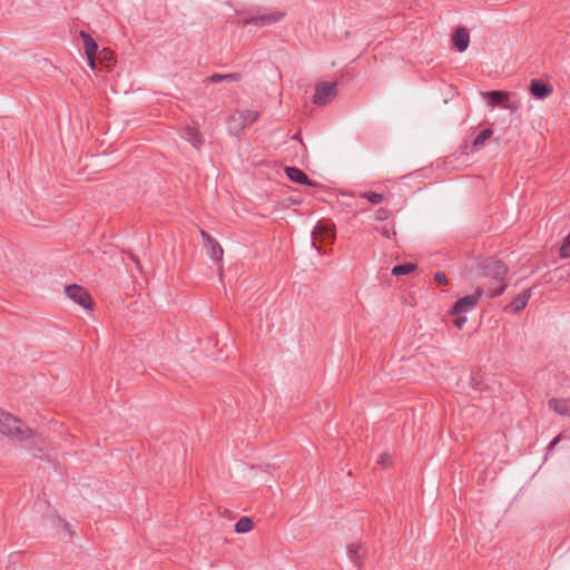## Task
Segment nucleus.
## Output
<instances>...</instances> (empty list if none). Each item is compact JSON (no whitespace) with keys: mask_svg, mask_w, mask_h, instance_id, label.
I'll use <instances>...</instances> for the list:
<instances>
[{"mask_svg":"<svg viewBox=\"0 0 570 570\" xmlns=\"http://www.w3.org/2000/svg\"><path fill=\"white\" fill-rule=\"evenodd\" d=\"M560 256L562 258L570 257V234L566 237L562 246L560 247Z\"/></svg>","mask_w":570,"mask_h":570,"instance_id":"24","label":"nucleus"},{"mask_svg":"<svg viewBox=\"0 0 570 570\" xmlns=\"http://www.w3.org/2000/svg\"><path fill=\"white\" fill-rule=\"evenodd\" d=\"M67 296L75 303L79 304L86 309H92V298L89 292L77 284L68 285L65 287Z\"/></svg>","mask_w":570,"mask_h":570,"instance_id":"6","label":"nucleus"},{"mask_svg":"<svg viewBox=\"0 0 570 570\" xmlns=\"http://www.w3.org/2000/svg\"><path fill=\"white\" fill-rule=\"evenodd\" d=\"M284 16L285 14L281 11H274L271 13L254 16L250 19L246 20L245 23L246 24L252 23L257 27L272 26V24L281 21L284 18Z\"/></svg>","mask_w":570,"mask_h":570,"instance_id":"9","label":"nucleus"},{"mask_svg":"<svg viewBox=\"0 0 570 570\" xmlns=\"http://www.w3.org/2000/svg\"><path fill=\"white\" fill-rule=\"evenodd\" d=\"M416 268V265L413 263H405L396 265L392 268V275L401 276L412 273Z\"/></svg>","mask_w":570,"mask_h":570,"instance_id":"19","label":"nucleus"},{"mask_svg":"<svg viewBox=\"0 0 570 570\" xmlns=\"http://www.w3.org/2000/svg\"><path fill=\"white\" fill-rule=\"evenodd\" d=\"M393 463V460L389 453H382L377 460V464L382 468H389Z\"/></svg>","mask_w":570,"mask_h":570,"instance_id":"25","label":"nucleus"},{"mask_svg":"<svg viewBox=\"0 0 570 570\" xmlns=\"http://www.w3.org/2000/svg\"><path fill=\"white\" fill-rule=\"evenodd\" d=\"M0 433L11 441L14 442H24L27 440L33 438H40L41 441H45L37 431L29 428L24 422H22L19 417L12 415L11 413L3 411L0 409Z\"/></svg>","mask_w":570,"mask_h":570,"instance_id":"1","label":"nucleus"},{"mask_svg":"<svg viewBox=\"0 0 570 570\" xmlns=\"http://www.w3.org/2000/svg\"><path fill=\"white\" fill-rule=\"evenodd\" d=\"M483 293V288H478L474 294L464 296L456 301L452 307V314L460 315L474 308Z\"/></svg>","mask_w":570,"mask_h":570,"instance_id":"8","label":"nucleus"},{"mask_svg":"<svg viewBox=\"0 0 570 570\" xmlns=\"http://www.w3.org/2000/svg\"><path fill=\"white\" fill-rule=\"evenodd\" d=\"M360 197L368 200L373 205H379L385 199V196L377 191H364L360 194Z\"/></svg>","mask_w":570,"mask_h":570,"instance_id":"20","label":"nucleus"},{"mask_svg":"<svg viewBox=\"0 0 570 570\" xmlns=\"http://www.w3.org/2000/svg\"><path fill=\"white\" fill-rule=\"evenodd\" d=\"M453 46L460 51H464L470 43V36L465 28L460 27L458 28L452 37Z\"/></svg>","mask_w":570,"mask_h":570,"instance_id":"12","label":"nucleus"},{"mask_svg":"<svg viewBox=\"0 0 570 570\" xmlns=\"http://www.w3.org/2000/svg\"><path fill=\"white\" fill-rule=\"evenodd\" d=\"M482 276L489 279L485 284L484 293L490 297L500 296L507 288L505 277L508 267L504 263L497 259H489L482 266Z\"/></svg>","mask_w":570,"mask_h":570,"instance_id":"2","label":"nucleus"},{"mask_svg":"<svg viewBox=\"0 0 570 570\" xmlns=\"http://www.w3.org/2000/svg\"><path fill=\"white\" fill-rule=\"evenodd\" d=\"M337 95L336 82H321L315 88L313 102L317 106H324L334 99Z\"/></svg>","mask_w":570,"mask_h":570,"instance_id":"7","label":"nucleus"},{"mask_svg":"<svg viewBox=\"0 0 570 570\" xmlns=\"http://www.w3.org/2000/svg\"><path fill=\"white\" fill-rule=\"evenodd\" d=\"M259 118L255 110H235L229 115L228 128L232 132L238 134L246 126L254 124Z\"/></svg>","mask_w":570,"mask_h":570,"instance_id":"3","label":"nucleus"},{"mask_svg":"<svg viewBox=\"0 0 570 570\" xmlns=\"http://www.w3.org/2000/svg\"><path fill=\"white\" fill-rule=\"evenodd\" d=\"M242 76L240 73H226L224 75V80L228 81H238L240 80Z\"/></svg>","mask_w":570,"mask_h":570,"instance_id":"28","label":"nucleus"},{"mask_svg":"<svg viewBox=\"0 0 570 570\" xmlns=\"http://www.w3.org/2000/svg\"><path fill=\"white\" fill-rule=\"evenodd\" d=\"M552 87L540 80H532L530 83V92L539 99H543L552 94Z\"/></svg>","mask_w":570,"mask_h":570,"instance_id":"14","label":"nucleus"},{"mask_svg":"<svg viewBox=\"0 0 570 570\" xmlns=\"http://www.w3.org/2000/svg\"><path fill=\"white\" fill-rule=\"evenodd\" d=\"M285 171H286L287 177L294 183H298V184H303V185H313L312 181L309 180L308 176L299 168L286 167Z\"/></svg>","mask_w":570,"mask_h":570,"instance_id":"15","label":"nucleus"},{"mask_svg":"<svg viewBox=\"0 0 570 570\" xmlns=\"http://www.w3.org/2000/svg\"><path fill=\"white\" fill-rule=\"evenodd\" d=\"M434 279L435 282H438L440 285H446L449 283V279L445 275L444 272H436L434 274Z\"/></svg>","mask_w":570,"mask_h":570,"instance_id":"26","label":"nucleus"},{"mask_svg":"<svg viewBox=\"0 0 570 570\" xmlns=\"http://www.w3.org/2000/svg\"><path fill=\"white\" fill-rule=\"evenodd\" d=\"M208 80H209L210 82H214V83H215V82L223 81V80H224V75L215 73V75L210 76V77L208 78Z\"/></svg>","mask_w":570,"mask_h":570,"instance_id":"29","label":"nucleus"},{"mask_svg":"<svg viewBox=\"0 0 570 570\" xmlns=\"http://www.w3.org/2000/svg\"><path fill=\"white\" fill-rule=\"evenodd\" d=\"M511 96V92L500 90L482 92V97L489 105L500 106L510 110H517L520 107V104L518 101H510Z\"/></svg>","mask_w":570,"mask_h":570,"instance_id":"4","label":"nucleus"},{"mask_svg":"<svg viewBox=\"0 0 570 570\" xmlns=\"http://www.w3.org/2000/svg\"><path fill=\"white\" fill-rule=\"evenodd\" d=\"M132 259L136 262V266H137V267H140L139 262H138V261H136L134 257H132Z\"/></svg>","mask_w":570,"mask_h":570,"instance_id":"32","label":"nucleus"},{"mask_svg":"<svg viewBox=\"0 0 570 570\" xmlns=\"http://www.w3.org/2000/svg\"><path fill=\"white\" fill-rule=\"evenodd\" d=\"M200 236L203 238L204 245L207 249L208 255L214 261H220L224 254V250L218 242H216L207 232L200 230Z\"/></svg>","mask_w":570,"mask_h":570,"instance_id":"10","label":"nucleus"},{"mask_svg":"<svg viewBox=\"0 0 570 570\" xmlns=\"http://www.w3.org/2000/svg\"><path fill=\"white\" fill-rule=\"evenodd\" d=\"M530 297H531V291L530 289H525V291L521 292L505 307V311H511L513 313L521 312L527 306Z\"/></svg>","mask_w":570,"mask_h":570,"instance_id":"11","label":"nucleus"},{"mask_svg":"<svg viewBox=\"0 0 570 570\" xmlns=\"http://www.w3.org/2000/svg\"><path fill=\"white\" fill-rule=\"evenodd\" d=\"M382 235H383V236H385V237H387V238H390V232H389V229L383 228V229H382Z\"/></svg>","mask_w":570,"mask_h":570,"instance_id":"31","label":"nucleus"},{"mask_svg":"<svg viewBox=\"0 0 570 570\" xmlns=\"http://www.w3.org/2000/svg\"><path fill=\"white\" fill-rule=\"evenodd\" d=\"M185 139L196 148H199L203 144V136L196 128L188 127L185 130Z\"/></svg>","mask_w":570,"mask_h":570,"instance_id":"17","label":"nucleus"},{"mask_svg":"<svg viewBox=\"0 0 570 570\" xmlns=\"http://www.w3.org/2000/svg\"><path fill=\"white\" fill-rule=\"evenodd\" d=\"M493 135V131L490 128L483 129L473 140V148H481L484 142Z\"/></svg>","mask_w":570,"mask_h":570,"instance_id":"21","label":"nucleus"},{"mask_svg":"<svg viewBox=\"0 0 570 570\" xmlns=\"http://www.w3.org/2000/svg\"><path fill=\"white\" fill-rule=\"evenodd\" d=\"M360 551H361L360 543L354 542V543L348 544V547H347V552H348L351 560L357 564H360V557H358Z\"/></svg>","mask_w":570,"mask_h":570,"instance_id":"22","label":"nucleus"},{"mask_svg":"<svg viewBox=\"0 0 570 570\" xmlns=\"http://www.w3.org/2000/svg\"><path fill=\"white\" fill-rule=\"evenodd\" d=\"M254 527V522L248 517L240 518L235 524V531L237 533H246L249 532Z\"/></svg>","mask_w":570,"mask_h":570,"instance_id":"18","label":"nucleus"},{"mask_svg":"<svg viewBox=\"0 0 570 570\" xmlns=\"http://www.w3.org/2000/svg\"><path fill=\"white\" fill-rule=\"evenodd\" d=\"M313 246L321 252V245L325 242L332 243L335 238V226L330 223L318 222L314 227Z\"/></svg>","mask_w":570,"mask_h":570,"instance_id":"5","label":"nucleus"},{"mask_svg":"<svg viewBox=\"0 0 570 570\" xmlns=\"http://www.w3.org/2000/svg\"><path fill=\"white\" fill-rule=\"evenodd\" d=\"M391 215H392V213L390 209L381 207L375 212V219L379 222H383V220L389 219L391 217Z\"/></svg>","mask_w":570,"mask_h":570,"instance_id":"23","label":"nucleus"},{"mask_svg":"<svg viewBox=\"0 0 570 570\" xmlns=\"http://www.w3.org/2000/svg\"><path fill=\"white\" fill-rule=\"evenodd\" d=\"M548 406L559 415H570V399H551Z\"/></svg>","mask_w":570,"mask_h":570,"instance_id":"13","label":"nucleus"},{"mask_svg":"<svg viewBox=\"0 0 570 570\" xmlns=\"http://www.w3.org/2000/svg\"><path fill=\"white\" fill-rule=\"evenodd\" d=\"M88 59V63L90 66L91 69H95L96 67V56H91V58H87Z\"/></svg>","mask_w":570,"mask_h":570,"instance_id":"30","label":"nucleus"},{"mask_svg":"<svg viewBox=\"0 0 570 570\" xmlns=\"http://www.w3.org/2000/svg\"><path fill=\"white\" fill-rule=\"evenodd\" d=\"M453 323L458 328H462L464 326V324L466 323V317L461 316V314H460V315H458V317L454 320Z\"/></svg>","mask_w":570,"mask_h":570,"instance_id":"27","label":"nucleus"},{"mask_svg":"<svg viewBox=\"0 0 570 570\" xmlns=\"http://www.w3.org/2000/svg\"><path fill=\"white\" fill-rule=\"evenodd\" d=\"M80 37L83 41V49L87 58H91V56H96L98 51V45L95 39L85 31H80Z\"/></svg>","mask_w":570,"mask_h":570,"instance_id":"16","label":"nucleus"}]
</instances>
